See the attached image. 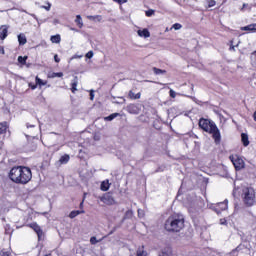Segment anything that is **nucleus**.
Masks as SVG:
<instances>
[{
    "mask_svg": "<svg viewBox=\"0 0 256 256\" xmlns=\"http://www.w3.org/2000/svg\"><path fill=\"white\" fill-rule=\"evenodd\" d=\"M241 141H242L244 147H249V135L242 133Z\"/></svg>",
    "mask_w": 256,
    "mask_h": 256,
    "instance_id": "nucleus-15",
    "label": "nucleus"
},
{
    "mask_svg": "<svg viewBox=\"0 0 256 256\" xmlns=\"http://www.w3.org/2000/svg\"><path fill=\"white\" fill-rule=\"evenodd\" d=\"M167 233H181L185 229V218L181 214H171L164 222Z\"/></svg>",
    "mask_w": 256,
    "mask_h": 256,
    "instance_id": "nucleus-3",
    "label": "nucleus"
},
{
    "mask_svg": "<svg viewBox=\"0 0 256 256\" xmlns=\"http://www.w3.org/2000/svg\"><path fill=\"white\" fill-rule=\"evenodd\" d=\"M8 177L16 185H27L33 179V172L27 166H14L10 169Z\"/></svg>",
    "mask_w": 256,
    "mask_h": 256,
    "instance_id": "nucleus-1",
    "label": "nucleus"
},
{
    "mask_svg": "<svg viewBox=\"0 0 256 256\" xmlns=\"http://www.w3.org/2000/svg\"><path fill=\"white\" fill-rule=\"evenodd\" d=\"M242 201L246 207L255 205V189L246 187L242 190Z\"/></svg>",
    "mask_w": 256,
    "mask_h": 256,
    "instance_id": "nucleus-4",
    "label": "nucleus"
},
{
    "mask_svg": "<svg viewBox=\"0 0 256 256\" xmlns=\"http://www.w3.org/2000/svg\"><path fill=\"white\" fill-rule=\"evenodd\" d=\"M229 159L234 165L236 171H241V169H245V161L243 160V158L239 157V155H230Z\"/></svg>",
    "mask_w": 256,
    "mask_h": 256,
    "instance_id": "nucleus-5",
    "label": "nucleus"
},
{
    "mask_svg": "<svg viewBox=\"0 0 256 256\" xmlns=\"http://www.w3.org/2000/svg\"><path fill=\"white\" fill-rule=\"evenodd\" d=\"M28 86L30 87V89H32V91H35V89H37V84L29 83Z\"/></svg>",
    "mask_w": 256,
    "mask_h": 256,
    "instance_id": "nucleus-36",
    "label": "nucleus"
},
{
    "mask_svg": "<svg viewBox=\"0 0 256 256\" xmlns=\"http://www.w3.org/2000/svg\"><path fill=\"white\" fill-rule=\"evenodd\" d=\"M27 59H29L28 56H19L18 63H20V65H27Z\"/></svg>",
    "mask_w": 256,
    "mask_h": 256,
    "instance_id": "nucleus-24",
    "label": "nucleus"
},
{
    "mask_svg": "<svg viewBox=\"0 0 256 256\" xmlns=\"http://www.w3.org/2000/svg\"><path fill=\"white\" fill-rule=\"evenodd\" d=\"M126 111L131 115H138L139 114V107L135 104H129L126 108Z\"/></svg>",
    "mask_w": 256,
    "mask_h": 256,
    "instance_id": "nucleus-11",
    "label": "nucleus"
},
{
    "mask_svg": "<svg viewBox=\"0 0 256 256\" xmlns=\"http://www.w3.org/2000/svg\"><path fill=\"white\" fill-rule=\"evenodd\" d=\"M207 5L209 8L215 7V5H217V2L215 0H207Z\"/></svg>",
    "mask_w": 256,
    "mask_h": 256,
    "instance_id": "nucleus-29",
    "label": "nucleus"
},
{
    "mask_svg": "<svg viewBox=\"0 0 256 256\" xmlns=\"http://www.w3.org/2000/svg\"><path fill=\"white\" fill-rule=\"evenodd\" d=\"M110 187H111V184L109 183V180L103 181L100 185L101 191H109Z\"/></svg>",
    "mask_w": 256,
    "mask_h": 256,
    "instance_id": "nucleus-18",
    "label": "nucleus"
},
{
    "mask_svg": "<svg viewBox=\"0 0 256 256\" xmlns=\"http://www.w3.org/2000/svg\"><path fill=\"white\" fill-rule=\"evenodd\" d=\"M8 33H9V26H7V25L0 26V39H1V41H5V39H7Z\"/></svg>",
    "mask_w": 256,
    "mask_h": 256,
    "instance_id": "nucleus-9",
    "label": "nucleus"
},
{
    "mask_svg": "<svg viewBox=\"0 0 256 256\" xmlns=\"http://www.w3.org/2000/svg\"><path fill=\"white\" fill-rule=\"evenodd\" d=\"M42 9H45L46 11H51V3L47 2L46 6H41Z\"/></svg>",
    "mask_w": 256,
    "mask_h": 256,
    "instance_id": "nucleus-34",
    "label": "nucleus"
},
{
    "mask_svg": "<svg viewBox=\"0 0 256 256\" xmlns=\"http://www.w3.org/2000/svg\"><path fill=\"white\" fill-rule=\"evenodd\" d=\"M253 117H254V121H256V111L254 112Z\"/></svg>",
    "mask_w": 256,
    "mask_h": 256,
    "instance_id": "nucleus-46",
    "label": "nucleus"
},
{
    "mask_svg": "<svg viewBox=\"0 0 256 256\" xmlns=\"http://www.w3.org/2000/svg\"><path fill=\"white\" fill-rule=\"evenodd\" d=\"M228 207H229V201L224 200L223 202H220L216 205L215 212L217 213V215H220L222 211H227Z\"/></svg>",
    "mask_w": 256,
    "mask_h": 256,
    "instance_id": "nucleus-8",
    "label": "nucleus"
},
{
    "mask_svg": "<svg viewBox=\"0 0 256 256\" xmlns=\"http://www.w3.org/2000/svg\"><path fill=\"white\" fill-rule=\"evenodd\" d=\"M119 113H112L109 116L104 118V121H113V119L119 117Z\"/></svg>",
    "mask_w": 256,
    "mask_h": 256,
    "instance_id": "nucleus-26",
    "label": "nucleus"
},
{
    "mask_svg": "<svg viewBox=\"0 0 256 256\" xmlns=\"http://www.w3.org/2000/svg\"><path fill=\"white\" fill-rule=\"evenodd\" d=\"M127 3V0H118V5H123Z\"/></svg>",
    "mask_w": 256,
    "mask_h": 256,
    "instance_id": "nucleus-42",
    "label": "nucleus"
},
{
    "mask_svg": "<svg viewBox=\"0 0 256 256\" xmlns=\"http://www.w3.org/2000/svg\"><path fill=\"white\" fill-rule=\"evenodd\" d=\"M0 13H3V10H0Z\"/></svg>",
    "mask_w": 256,
    "mask_h": 256,
    "instance_id": "nucleus-49",
    "label": "nucleus"
},
{
    "mask_svg": "<svg viewBox=\"0 0 256 256\" xmlns=\"http://www.w3.org/2000/svg\"><path fill=\"white\" fill-rule=\"evenodd\" d=\"M78 83L79 82L77 81V78L72 81V83H71V91H72V93H75L77 91Z\"/></svg>",
    "mask_w": 256,
    "mask_h": 256,
    "instance_id": "nucleus-27",
    "label": "nucleus"
},
{
    "mask_svg": "<svg viewBox=\"0 0 256 256\" xmlns=\"http://www.w3.org/2000/svg\"><path fill=\"white\" fill-rule=\"evenodd\" d=\"M128 99H131V100L141 99V92H138L137 94H135L133 90H130L128 92Z\"/></svg>",
    "mask_w": 256,
    "mask_h": 256,
    "instance_id": "nucleus-13",
    "label": "nucleus"
},
{
    "mask_svg": "<svg viewBox=\"0 0 256 256\" xmlns=\"http://www.w3.org/2000/svg\"><path fill=\"white\" fill-rule=\"evenodd\" d=\"M26 227H29V229H33L37 234L38 241H41V238L43 237V229H41V226H39L37 222L28 223L26 224Z\"/></svg>",
    "mask_w": 256,
    "mask_h": 256,
    "instance_id": "nucleus-7",
    "label": "nucleus"
},
{
    "mask_svg": "<svg viewBox=\"0 0 256 256\" xmlns=\"http://www.w3.org/2000/svg\"><path fill=\"white\" fill-rule=\"evenodd\" d=\"M86 57H87V59H92V57H93V51H89V52L86 54Z\"/></svg>",
    "mask_w": 256,
    "mask_h": 256,
    "instance_id": "nucleus-37",
    "label": "nucleus"
},
{
    "mask_svg": "<svg viewBox=\"0 0 256 256\" xmlns=\"http://www.w3.org/2000/svg\"><path fill=\"white\" fill-rule=\"evenodd\" d=\"M0 256H11V252L2 250V251H0Z\"/></svg>",
    "mask_w": 256,
    "mask_h": 256,
    "instance_id": "nucleus-33",
    "label": "nucleus"
},
{
    "mask_svg": "<svg viewBox=\"0 0 256 256\" xmlns=\"http://www.w3.org/2000/svg\"><path fill=\"white\" fill-rule=\"evenodd\" d=\"M169 95H170V97H171L172 99H175V98L177 97V93H175V91H174L173 89H171V90L169 91Z\"/></svg>",
    "mask_w": 256,
    "mask_h": 256,
    "instance_id": "nucleus-35",
    "label": "nucleus"
},
{
    "mask_svg": "<svg viewBox=\"0 0 256 256\" xmlns=\"http://www.w3.org/2000/svg\"><path fill=\"white\" fill-rule=\"evenodd\" d=\"M136 256H147V251H145V246L138 248L136 251Z\"/></svg>",
    "mask_w": 256,
    "mask_h": 256,
    "instance_id": "nucleus-22",
    "label": "nucleus"
},
{
    "mask_svg": "<svg viewBox=\"0 0 256 256\" xmlns=\"http://www.w3.org/2000/svg\"><path fill=\"white\" fill-rule=\"evenodd\" d=\"M153 72L155 73V75H161V74L167 73L166 70H162V69H159V68H157V67H154V68H153Z\"/></svg>",
    "mask_w": 256,
    "mask_h": 256,
    "instance_id": "nucleus-28",
    "label": "nucleus"
},
{
    "mask_svg": "<svg viewBox=\"0 0 256 256\" xmlns=\"http://www.w3.org/2000/svg\"><path fill=\"white\" fill-rule=\"evenodd\" d=\"M18 43L19 45H25L27 43V37L25 34L18 35Z\"/></svg>",
    "mask_w": 256,
    "mask_h": 256,
    "instance_id": "nucleus-20",
    "label": "nucleus"
},
{
    "mask_svg": "<svg viewBox=\"0 0 256 256\" xmlns=\"http://www.w3.org/2000/svg\"><path fill=\"white\" fill-rule=\"evenodd\" d=\"M83 203H84V200H82V202L80 203V209H83Z\"/></svg>",
    "mask_w": 256,
    "mask_h": 256,
    "instance_id": "nucleus-44",
    "label": "nucleus"
},
{
    "mask_svg": "<svg viewBox=\"0 0 256 256\" xmlns=\"http://www.w3.org/2000/svg\"><path fill=\"white\" fill-rule=\"evenodd\" d=\"M82 213H85V210H73L69 214L70 219H75L78 215H81Z\"/></svg>",
    "mask_w": 256,
    "mask_h": 256,
    "instance_id": "nucleus-17",
    "label": "nucleus"
},
{
    "mask_svg": "<svg viewBox=\"0 0 256 256\" xmlns=\"http://www.w3.org/2000/svg\"><path fill=\"white\" fill-rule=\"evenodd\" d=\"M139 37H144L145 39L151 37V32H149V29L144 28L143 30L137 31Z\"/></svg>",
    "mask_w": 256,
    "mask_h": 256,
    "instance_id": "nucleus-12",
    "label": "nucleus"
},
{
    "mask_svg": "<svg viewBox=\"0 0 256 256\" xmlns=\"http://www.w3.org/2000/svg\"><path fill=\"white\" fill-rule=\"evenodd\" d=\"M71 156L69 154H64L63 156L60 157L59 163L60 165H67V162L70 161Z\"/></svg>",
    "mask_w": 256,
    "mask_h": 256,
    "instance_id": "nucleus-14",
    "label": "nucleus"
},
{
    "mask_svg": "<svg viewBox=\"0 0 256 256\" xmlns=\"http://www.w3.org/2000/svg\"><path fill=\"white\" fill-rule=\"evenodd\" d=\"M1 51H2V53H5V50L3 49V47L0 46V53H1Z\"/></svg>",
    "mask_w": 256,
    "mask_h": 256,
    "instance_id": "nucleus-45",
    "label": "nucleus"
},
{
    "mask_svg": "<svg viewBox=\"0 0 256 256\" xmlns=\"http://www.w3.org/2000/svg\"><path fill=\"white\" fill-rule=\"evenodd\" d=\"M93 99H95V94H94V91L91 90L90 91V101H93Z\"/></svg>",
    "mask_w": 256,
    "mask_h": 256,
    "instance_id": "nucleus-39",
    "label": "nucleus"
},
{
    "mask_svg": "<svg viewBox=\"0 0 256 256\" xmlns=\"http://www.w3.org/2000/svg\"><path fill=\"white\" fill-rule=\"evenodd\" d=\"M198 127H200L205 133L211 135L215 145H221V130H219L217 124H215L211 119L200 118Z\"/></svg>",
    "mask_w": 256,
    "mask_h": 256,
    "instance_id": "nucleus-2",
    "label": "nucleus"
},
{
    "mask_svg": "<svg viewBox=\"0 0 256 256\" xmlns=\"http://www.w3.org/2000/svg\"><path fill=\"white\" fill-rule=\"evenodd\" d=\"M146 17H152V15H155V10H148L145 12Z\"/></svg>",
    "mask_w": 256,
    "mask_h": 256,
    "instance_id": "nucleus-32",
    "label": "nucleus"
},
{
    "mask_svg": "<svg viewBox=\"0 0 256 256\" xmlns=\"http://www.w3.org/2000/svg\"><path fill=\"white\" fill-rule=\"evenodd\" d=\"M114 1V3H118L119 2V0H113Z\"/></svg>",
    "mask_w": 256,
    "mask_h": 256,
    "instance_id": "nucleus-48",
    "label": "nucleus"
},
{
    "mask_svg": "<svg viewBox=\"0 0 256 256\" xmlns=\"http://www.w3.org/2000/svg\"><path fill=\"white\" fill-rule=\"evenodd\" d=\"M50 40L52 43H61V35L59 34L53 35L51 36Z\"/></svg>",
    "mask_w": 256,
    "mask_h": 256,
    "instance_id": "nucleus-23",
    "label": "nucleus"
},
{
    "mask_svg": "<svg viewBox=\"0 0 256 256\" xmlns=\"http://www.w3.org/2000/svg\"><path fill=\"white\" fill-rule=\"evenodd\" d=\"M29 221H33V217L30 215H28L27 219H26V223H29Z\"/></svg>",
    "mask_w": 256,
    "mask_h": 256,
    "instance_id": "nucleus-41",
    "label": "nucleus"
},
{
    "mask_svg": "<svg viewBox=\"0 0 256 256\" xmlns=\"http://www.w3.org/2000/svg\"><path fill=\"white\" fill-rule=\"evenodd\" d=\"M158 256H173V248L171 246L164 247L159 253Z\"/></svg>",
    "mask_w": 256,
    "mask_h": 256,
    "instance_id": "nucleus-10",
    "label": "nucleus"
},
{
    "mask_svg": "<svg viewBox=\"0 0 256 256\" xmlns=\"http://www.w3.org/2000/svg\"><path fill=\"white\" fill-rule=\"evenodd\" d=\"M35 82L38 87H43V86L47 85V80L44 81L41 78H39V76L35 77Z\"/></svg>",
    "mask_w": 256,
    "mask_h": 256,
    "instance_id": "nucleus-19",
    "label": "nucleus"
},
{
    "mask_svg": "<svg viewBox=\"0 0 256 256\" xmlns=\"http://www.w3.org/2000/svg\"><path fill=\"white\" fill-rule=\"evenodd\" d=\"M27 127H35V125H30V126H29V124H27Z\"/></svg>",
    "mask_w": 256,
    "mask_h": 256,
    "instance_id": "nucleus-47",
    "label": "nucleus"
},
{
    "mask_svg": "<svg viewBox=\"0 0 256 256\" xmlns=\"http://www.w3.org/2000/svg\"><path fill=\"white\" fill-rule=\"evenodd\" d=\"M54 61L55 63H60L61 59L59 58V56L57 54L54 55Z\"/></svg>",
    "mask_w": 256,
    "mask_h": 256,
    "instance_id": "nucleus-38",
    "label": "nucleus"
},
{
    "mask_svg": "<svg viewBox=\"0 0 256 256\" xmlns=\"http://www.w3.org/2000/svg\"><path fill=\"white\" fill-rule=\"evenodd\" d=\"M75 23L79 29H83V18H81V15L76 16Z\"/></svg>",
    "mask_w": 256,
    "mask_h": 256,
    "instance_id": "nucleus-21",
    "label": "nucleus"
},
{
    "mask_svg": "<svg viewBox=\"0 0 256 256\" xmlns=\"http://www.w3.org/2000/svg\"><path fill=\"white\" fill-rule=\"evenodd\" d=\"M99 199L102 203H104V205H117V201H115V198L113 197V192H106L100 196Z\"/></svg>",
    "mask_w": 256,
    "mask_h": 256,
    "instance_id": "nucleus-6",
    "label": "nucleus"
},
{
    "mask_svg": "<svg viewBox=\"0 0 256 256\" xmlns=\"http://www.w3.org/2000/svg\"><path fill=\"white\" fill-rule=\"evenodd\" d=\"M247 7H249V4H243L242 8L240 9V11H245V9H247Z\"/></svg>",
    "mask_w": 256,
    "mask_h": 256,
    "instance_id": "nucleus-40",
    "label": "nucleus"
},
{
    "mask_svg": "<svg viewBox=\"0 0 256 256\" xmlns=\"http://www.w3.org/2000/svg\"><path fill=\"white\" fill-rule=\"evenodd\" d=\"M49 79H55V77H63V72H52L48 74Z\"/></svg>",
    "mask_w": 256,
    "mask_h": 256,
    "instance_id": "nucleus-25",
    "label": "nucleus"
},
{
    "mask_svg": "<svg viewBox=\"0 0 256 256\" xmlns=\"http://www.w3.org/2000/svg\"><path fill=\"white\" fill-rule=\"evenodd\" d=\"M229 49H230V51H235V46L233 44H231Z\"/></svg>",
    "mask_w": 256,
    "mask_h": 256,
    "instance_id": "nucleus-43",
    "label": "nucleus"
},
{
    "mask_svg": "<svg viewBox=\"0 0 256 256\" xmlns=\"http://www.w3.org/2000/svg\"><path fill=\"white\" fill-rule=\"evenodd\" d=\"M242 31H251L252 33L256 31V23L249 24L241 28Z\"/></svg>",
    "mask_w": 256,
    "mask_h": 256,
    "instance_id": "nucleus-16",
    "label": "nucleus"
},
{
    "mask_svg": "<svg viewBox=\"0 0 256 256\" xmlns=\"http://www.w3.org/2000/svg\"><path fill=\"white\" fill-rule=\"evenodd\" d=\"M183 27V25H181L180 23H175L172 25V29H175V31H179V29H181Z\"/></svg>",
    "mask_w": 256,
    "mask_h": 256,
    "instance_id": "nucleus-30",
    "label": "nucleus"
},
{
    "mask_svg": "<svg viewBox=\"0 0 256 256\" xmlns=\"http://www.w3.org/2000/svg\"><path fill=\"white\" fill-rule=\"evenodd\" d=\"M90 243H91V245H97V243H99V240H97V237L92 236L90 238Z\"/></svg>",
    "mask_w": 256,
    "mask_h": 256,
    "instance_id": "nucleus-31",
    "label": "nucleus"
}]
</instances>
